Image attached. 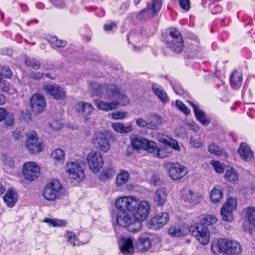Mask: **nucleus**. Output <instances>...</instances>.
<instances>
[{
    "instance_id": "0e129e2a",
    "label": "nucleus",
    "mask_w": 255,
    "mask_h": 255,
    "mask_svg": "<svg viewBox=\"0 0 255 255\" xmlns=\"http://www.w3.org/2000/svg\"><path fill=\"white\" fill-rule=\"evenodd\" d=\"M158 125L154 122L153 120H149V122H147V126L146 127L148 129H156L158 128Z\"/></svg>"
},
{
    "instance_id": "6ab92c4d",
    "label": "nucleus",
    "mask_w": 255,
    "mask_h": 255,
    "mask_svg": "<svg viewBox=\"0 0 255 255\" xmlns=\"http://www.w3.org/2000/svg\"><path fill=\"white\" fill-rule=\"evenodd\" d=\"M190 228L185 225H176L171 226L168 229V234L174 237L185 236L190 232Z\"/></svg>"
},
{
    "instance_id": "c9c22d12",
    "label": "nucleus",
    "mask_w": 255,
    "mask_h": 255,
    "mask_svg": "<svg viewBox=\"0 0 255 255\" xmlns=\"http://www.w3.org/2000/svg\"><path fill=\"white\" fill-rule=\"evenodd\" d=\"M162 2L160 0H152L150 3L147 5V8L152 13L154 16L156 15L161 9Z\"/></svg>"
},
{
    "instance_id": "f03ea898",
    "label": "nucleus",
    "mask_w": 255,
    "mask_h": 255,
    "mask_svg": "<svg viewBox=\"0 0 255 255\" xmlns=\"http://www.w3.org/2000/svg\"><path fill=\"white\" fill-rule=\"evenodd\" d=\"M90 88L97 96L106 99H116L112 102H107L103 100L96 102L98 109L105 112H109L117 109L119 105L125 106L129 103V100L124 92L115 84L100 85L95 83H90Z\"/></svg>"
},
{
    "instance_id": "13d9d810",
    "label": "nucleus",
    "mask_w": 255,
    "mask_h": 255,
    "mask_svg": "<svg viewBox=\"0 0 255 255\" xmlns=\"http://www.w3.org/2000/svg\"><path fill=\"white\" fill-rule=\"evenodd\" d=\"M2 74L7 78H10L12 76V72L10 69L7 67H3L1 69Z\"/></svg>"
},
{
    "instance_id": "393cba45",
    "label": "nucleus",
    "mask_w": 255,
    "mask_h": 255,
    "mask_svg": "<svg viewBox=\"0 0 255 255\" xmlns=\"http://www.w3.org/2000/svg\"><path fill=\"white\" fill-rule=\"evenodd\" d=\"M243 75L242 72L235 70L230 76V83L234 89H239L242 84Z\"/></svg>"
},
{
    "instance_id": "338daca9",
    "label": "nucleus",
    "mask_w": 255,
    "mask_h": 255,
    "mask_svg": "<svg viewBox=\"0 0 255 255\" xmlns=\"http://www.w3.org/2000/svg\"><path fill=\"white\" fill-rule=\"evenodd\" d=\"M7 112L3 108H0V122L3 121L6 117Z\"/></svg>"
},
{
    "instance_id": "4be33fe9",
    "label": "nucleus",
    "mask_w": 255,
    "mask_h": 255,
    "mask_svg": "<svg viewBox=\"0 0 255 255\" xmlns=\"http://www.w3.org/2000/svg\"><path fill=\"white\" fill-rule=\"evenodd\" d=\"M189 103L190 105L192 106L194 110V112L197 119L204 126L209 124L210 123V120L206 116L205 113L199 108L198 105H196L191 102H189Z\"/></svg>"
},
{
    "instance_id": "5701e85b",
    "label": "nucleus",
    "mask_w": 255,
    "mask_h": 255,
    "mask_svg": "<svg viewBox=\"0 0 255 255\" xmlns=\"http://www.w3.org/2000/svg\"><path fill=\"white\" fill-rule=\"evenodd\" d=\"M3 200L8 207H13L17 200V194L16 191L12 188L9 189L5 194Z\"/></svg>"
},
{
    "instance_id": "bb28decb",
    "label": "nucleus",
    "mask_w": 255,
    "mask_h": 255,
    "mask_svg": "<svg viewBox=\"0 0 255 255\" xmlns=\"http://www.w3.org/2000/svg\"><path fill=\"white\" fill-rule=\"evenodd\" d=\"M152 90L154 94L162 103H166L169 102V98L167 94L160 86L156 84H153Z\"/></svg>"
},
{
    "instance_id": "3c124183",
    "label": "nucleus",
    "mask_w": 255,
    "mask_h": 255,
    "mask_svg": "<svg viewBox=\"0 0 255 255\" xmlns=\"http://www.w3.org/2000/svg\"><path fill=\"white\" fill-rule=\"evenodd\" d=\"M3 163L5 166V170H8V168L12 169L14 167V161L10 157H5L3 159Z\"/></svg>"
},
{
    "instance_id": "37998d69",
    "label": "nucleus",
    "mask_w": 255,
    "mask_h": 255,
    "mask_svg": "<svg viewBox=\"0 0 255 255\" xmlns=\"http://www.w3.org/2000/svg\"><path fill=\"white\" fill-rule=\"evenodd\" d=\"M147 144H145V145L144 149L148 152L152 153L154 156L156 150L158 148L156 143L153 141H149L148 140H147Z\"/></svg>"
},
{
    "instance_id": "ea45409f",
    "label": "nucleus",
    "mask_w": 255,
    "mask_h": 255,
    "mask_svg": "<svg viewBox=\"0 0 255 255\" xmlns=\"http://www.w3.org/2000/svg\"><path fill=\"white\" fill-rule=\"evenodd\" d=\"M208 150L211 154H214L216 155H223L225 157L227 155V153L224 149L220 147L214 143L211 144L208 146Z\"/></svg>"
},
{
    "instance_id": "c03bdc74",
    "label": "nucleus",
    "mask_w": 255,
    "mask_h": 255,
    "mask_svg": "<svg viewBox=\"0 0 255 255\" xmlns=\"http://www.w3.org/2000/svg\"><path fill=\"white\" fill-rule=\"evenodd\" d=\"M154 16L151 12L146 7L137 15V18L140 20H146Z\"/></svg>"
},
{
    "instance_id": "e433bc0d",
    "label": "nucleus",
    "mask_w": 255,
    "mask_h": 255,
    "mask_svg": "<svg viewBox=\"0 0 255 255\" xmlns=\"http://www.w3.org/2000/svg\"><path fill=\"white\" fill-rule=\"evenodd\" d=\"M130 175L127 171L122 170L117 176L116 183L121 186L126 184L128 180Z\"/></svg>"
},
{
    "instance_id": "a19ab883",
    "label": "nucleus",
    "mask_w": 255,
    "mask_h": 255,
    "mask_svg": "<svg viewBox=\"0 0 255 255\" xmlns=\"http://www.w3.org/2000/svg\"><path fill=\"white\" fill-rule=\"evenodd\" d=\"M43 222L53 227H63L66 225V222L62 220L46 218L44 219Z\"/></svg>"
},
{
    "instance_id": "f3484780",
    "label": "nucleus",
    "mask_w": 255,
    "mask_h": 255,
    "mask_svg": "<svg viewBox=\"0 0 255 255\" xmlns=\"http://www.w3.org/2000/svg\"><path fill=\"white\" fill-rule=\"evenodd\" d=\"M119 247L121 253L124 255H132L134 252L133 240L131 238L122 237L119 240Z\"/></svg>"
},
{
    "instance_id": "423d86ee",
    "label": "nucleus",
    "mask_w": 255,
    "mask_h": 255,
    "mask_svg": "<svg viewBox=\"0 0 255 255\" xmlns=\"http://www.w3.org/2000/svg\"><path fill=\"white\" fill-rule=\"evenodd\" d=\"M183 40L180 32L175 28H171L169 35L166 39V44L172 51L179 53L184 47Z\"/></svg>"
},
{
    "instance_id": "dca6fc26",
    "label": "nucleus",
    "mask_w": 255,
    "mask_h": 255,
    "mask_svg": "<svg viewBox=\"0 0 255 255\" xmlns=\"http://www.w3.org/2000/svg\"><path fill=\"white\" fill-rule=\"evenodd\" d=\"M43 90L56 100H62L66 96V93L65 90L63 88L56 85H46L43 87Z\"/></svg>"
},
{
    "instance_id": "aec40b11",
    "label": "nucleus",
    "mask_w": 255,
    "mask_h": 255,
    "mask_svg": "<svg viewBox=\"0 0 255 255\" xmlns=\"http://www.w3.org/2000/svg\"><path fill=\"white\" fill-rule=\"evenodd\" d=\"M76 110L86 120H88L89 116L94 110L93 106L88 103L79 102L76 105Z\"/></svg>"
},
{
    "instance_id": "20e7f679",
    "label": "nucleus",
    "mask_w": 255,
    "mask_h": 255,
    "mask_svg": "<svg viewBox=\"0 0 255 255\" xmlns=\"http://www.w3.org/2000/svg\"><path fill=\"white\" fill-rule=\"evenodd\" d=\"M65 193V189L57 179H53L44 187L43 196L45 199L54 201L60 198Z\"/></svg>"
},
{
    "instance_id": "8fccbe9b",
    "label": "nucleus",
    "mask_w": 255,
    "mask_h": 255,
    "mask_svg": "<svg viewBox=\"0 0 255 255\" xmlns=\"http://www.w3.org/2000/svg\"><path fill=\"white\" fill-rule=\"evenodd\" d=\"M111 115L112 119L114 120H122L127 117V113L121 111H116L112 113Z\"/></svg>"
},
{
    "instance_id": "ddd939ff",
    "label": "nucleus",
    "mask_w": 255,
    "mask_h": 255,
    "mask_svg": "<svg viewBox=\"0 0 255 255\" xmlns=\"http://www.w3.org/2000/svg\"><path fill=\"white\" fill-rule=\"evenodd\" d=\"M109 135L104 132H96L92 138V143L96 148L103 152L107 153L110 149L111 145L108 140Z\"/></svg>"
},
{
    "instance_id": "f257e3e1",
    "label": "nucleus",
    "mask_w": 255,
    "mask_h": 255,
    "mask_svg": "<svg viewBox=\"0 0 255 255\" xmlns=\"http://www.w3.org/2000/svg\"><path fill=\"white\" fill-rule=\"evenodd\" d=\"M115 206L119 211L112 217L113 224L126 228L131 233L141 230L142 222L147 217L150 205L146 201H139L133 196L118 198Z\"/></svg>"
},
{
    "instance_id": "0eeeda50",
    "label": "nucleus",
    "mask_w": 255,
    "mask_h": 255,
    "mask_svg": "<svg viewBox=\"0 0 255 255\" xmlns=\"http://www.w3.org/2000/svg\"><path fill=\"white\" fill-rule=\"evenodd\" d=\"M164 166L169 177L174 180L181 179L188 172V169L185 166L177 162H166L164 163Z\"/></svg>"
},
{
    "instance_id": "6e6552de",
    "label": "nucleus",
    "mask_w": 255,
    "mask_h": 255,
    "mask_svg": "<svg viewBox=\"0 0 255 255\" xmlns=\"http://www.w3.org/2000/svg\"><path fill=\"white\" fill-rule=\"evenodd\" d=\"M26 141L25 146L31 154H36L43 151L44 145L37 133L34 131H31L26 134Z\"/></svg>"
},
{
    "instance_id": "2f4dec72",
    "label": "nucleus",
    "mask_w": 255,
    "mask_h": 255,
    "mask_svg": "<svg viewBox=\"0 0 255 255\" xmlns=\"http://www.w3.org/2000/svg\"><path fill=\"white\" fill-rule=\"evenodd\" d=\"M132 146L136 149H144L145 144H147L146 139L140 136H133L130 138Z\"/></svg>"
},
{
    "instance_id": "473e14b6",
    "label": "nucleus",
    "mask_w": 255,
    "mask_h": 255,
    "mask_svg": "<svg viewBox=\"0 0 255 255\" xmlns=\"http://www.w3.org/2000/svg\"><path fill=\"white\" fill-rule=\"evenodd\" d=\"M239 174L237 171L233 168L228 169L225 173V178L231 183H238L239 181Z\"/></svg>"
},
{
    "instance_id": "9d476101",
    "label": "nucleus",
    "mask_w": 255,
    "mask_h": 255,
    "mask_svg": "<svg viewBox=\"0 0 255 255\" xmlns=\"http://www.w3.org/2000/svg\"><path fill=\"white\" fill-rule=\"evenodd\" d=\"M22 174L26 180L33 181L40 176V168L35 162H26L22 166Z\"/></svg>"
},
{
    "instance_id": "39448f33",
    "label": "nucleus",
    "mask_w": 255,
    "mask_h": 255,
    "mask_svg": "<svg viewBox=\"0 0 255 255\" xmlns=\"http://www.w3.org/2000/svg\"><path fill=\"white\" fill-rule=\"evenodd\" d=\"M65 170L68 177L72 181L79 182L85 178L83 167L77 161L68 162L65 165Z\"/></svg>"
},
{
    "instance_id": "864d4df0",
    "label": "nucleus",
    "mask_w": 255,
    "mask_h": 255,
    "mask_svg": "<svg viewBox=\"0 0 255 255\" xmlns=\"http://www.w3.org/2000/svg\"><path fill=\"white\" fill-rule=\"evenodd\" d=\"M179 4L181 8L185 11H188L190 9V0H179Z\"/></svg>"
},
{
    "instance_id": "09e8293b",
    "label": "nucleus",
    "mask_w": 255,
    "mask_h": 255,
    "mask_svg": "<svg viewBox=\"0 0 255 255\" xmlns=\"http://www.w3.org/2000/svg\"><path fill=\"white\" fill-rule=\"evenodd\" d=\"M156 139L160 142L165 144L168 143V141L170 140V138L163 133H157L155 135Z\"/></svg>"
},
{
    "instance_id": "58836bf2",
    "label": "nucleus",
    "mask_w": 255,
    "mask_h": 255,
    "mask_svg": "<svg viewBox=\"0 0 255 255\" xmlns=\"http://www.w3.org/2000/svg\"><path fill=\"white\" fill-rule=\"evenodd\" d=\"M115 173L114 167H106L100 174L99 178L102 181H105L112 178Z\"/></svg>"
},
{
    "instance_id": "4c0bfd02",
    "label": "nucleus",
    "mask_w": 255,
    "mask_h": 255,
    "mask_svg": "<svg viewBox=\"0 0 255 255\" xmlns=\"http://www.w3.org/2000/svg\"><path fill=\"white\" fill-rule=\"evenodd\" d=\"M51 157L55 163H63L64 160L65 153L61 149L57 148L52 152Z\"/></svg>"
},
{
    "instance_id": "412c9836",
    "label": "nucleus",
    "mask_w": 255,
    "mask_h": 255,
    "mask_svg": "<svg viewBox=\"0 0 255 255\" xmlns=\"http://www.w3.org/2000/svg\"><path fill=\"white\" fill-rule=\"evenodd\" d=\"M241 158L246 161H251L254 157V152L250 146L246 142H242L238 150Z\"/></svg>"
},
{
    "instance_id": "de8ad7c7",
    "label": "nucleus",
    "mask_w": 255,
    "mask_h": 255,
    "mask_svg": "<svg viewBox=\"0 0 255 255\" xmlns=\"http://www.w3.org/2000/svg\"><path fill=\"white\" fill-rule=\"evenodd\" d=\"M176 107L186 115L190 113V110L181 101L176 100L175 102Z\"/></svg>"
},
{
    "instance_id": "774afa93",
    "label": "nucleus",
    "mask_w": 255,
    "mask_h": 255,
    "mask_svg": "<svg viewBox=\"0 0 255 255\" xmlns=\"http://www.w3.org/2000/svg\"><path fill=\"white\" fill-rule=\"evenodd\" d=\"M116 26L115 22H111L110 24H106L104 25V29L106 31H109L112 30L113 27Z\"/></svg>"
},
{
    "instance_id": "b1692460",
    "label": "nucleus",
    "mask_w": 255,
    "mask_h": 255,
    "mask_svg": "<svg viewBox=\"0 0 255 255\" xmlns=\"http://www.w3.org/2000/svg\"><path fill=\"white\" fill-rule=\"evenodd\" d=\"M167 193L166 190L163 188L157 189L154 195V201L158 206L163 205L167 200Z\"/></svg>"
},
{
    "instance_id": "4d7b16f0",
    "label": "nucleus",
    "mask_w": 255,
    "mask_h": 255,
    "mask_svg": "<svg viewBox=\"0 0 255 255\" xmlns=\"http://www.w3.org/2000/svg\"><path fill=\"white\" fill-rule=\"evenodd\" d=\"M167 145L170 146L173 149L176 151H179L180 150V147L178 142L175 140L170 138V140L168 141V143H167Z\"/></svg>"
},
{
    "instance_id": "2eb2a0df",
    "label": "nucleus",
    "mask_w": 255,
    "mask_h": 255,
    "mask_svg": "<svg viewBox=\"0 0 255 255\" xmlns=\"http://www.w3.org/2000/svg\"><path fill=\"white\" fill-rule=\"evenodd\" d=\"M30 105L32 111L36 114H39L45 110L46 100L42 95L35 94L30 99Z\"/></svg>"
},
{
    "instance_id": "7c9ffc66",
    "label": "nucleus",
    "mask_w": 255,
    "mask_h": 255,
    "mask_svg": "<svg viewBox=\"0 0 255 255\" xmlns=\"http://www.w3.org/2000/svg\"><path fill=\"white\" fill-rule=\"evenodd\" d=\"M223 194L219 187H215L211 191L210 198L212 202L218 203L223 199Z\"/></svg>"
},
{
    "instance_id": "49530a36",
    "label": "nucleus",
    "mask_w": 255,
    "mask_h": 255,
    "mask_svg": "<svg viewBox=\"0 0 255 255\" xmlns=\"http://www.w3.org/2000/svg\"><path fill=\"white\" fill-rule=\"evenodd\" d=\"M26 65L32 67L34 69H38L40 67L39 61L31 58L26 57L24 59Z\"/></svg>"
},
{
    "instance_id": "c85d7f7f",
    "label": "nucleus",
    "mask_w": 255,
    "mask_h": 255,
    "mask_svg": "<svg viewBox=\"0 0 255 255\" xmlns=\"http://www.w3.org/2000/svg\"><path fill=\"white\" fill-rule=\"evenodd\" d=\"M217 218L213 215L203 214L200 217L199 225L204 226L213 225L217 222Z\"/></svg>"
},
{
    "instance_id": "5fc2aeb1",
    "label": "nucleus",
    "mask_w": 255,
    "mask_h": 255,
    "mask_svg": "<svg viewBox=\"0 0 255 255\" xmlns=\"http://www.w3.org/2000/svg\"><path fill=\"white\" fill-rule=\"evenodd\" d=\"M150 120H153L154 122L157 124L158 126L160 125L162 123V119L161 117L156 114H151L149 117Z\"/></svg>"
},
{
    "instance_id": "bf43d9fd",
    "label": "nucleus",
    "mask_w": 255,
    "mask_h": 255,
    "mask_svg": "<svg viewBox=\"0 0 255 255\" xmlns=\"http://www.w3.org/2000/svg\"><path fill=\"white\" fill-rule=\"evenodd\" d=\"M190 141L191 144L194 147L200 148L202 145L201 141L199 139H195L193 137H191Z\"/></svg>"
},
{
    "instance_id": "680f3d73",
    "label": "nucleus",
    "mask_w": 255,
    "mask_h": 255,
    "mask_svg": "<svg viewBox=\"0 0 255 255\" xmlns=\"http://www.w3.org/2000/svg\"><path fill=\"white\" fill-rule=\"evenodd\" d=\"M135 123L140 128H145L147 126V121L141 118L137 119Z\"/></svg>"
},
{
    "instance_id": "4468645a",
    "label": "nucleus",
    "mask_w": 255,
    "mask_h": 255,
    "mask_svg": "<svg viewBox=\"0 0 255 255\" xmlns=\"http://www.w3.org/2000/svg\"><path fill=\"white\" fill-rule=\"evenodd\" d=\"M169 217L166 212L160 213L147 221L146 226L148 228L157 230L162 228L169 221Z\"/></svg>"
},
{
    "instance_id": "f8f14e48",
    "label": "nucleus",
    "mask_w": 255,
    "mask_h": 255,
    "mask_svg": "<svg viewBox=\"0 0 255 255\" xmlns=\"http://www.w3.org/2000/svg\"><path fill=\"white\" fill-rule=\"evenodd\" d=\"M237 201L235 198H229L221 209V215L224 221L232 222L233 220V212L236 210Z\"/></svg>"
},
{
    "instance_id": "79ce46f5",
    "label": "nucleus",
    "mask_w": 255,
    "mask_h": 255,
    "mask_svg": "<svg viewBox=\"0 0 255 255\" xmlns=\"http://www.w3.org/2000/svg\"><path fill=\"white\" fill-rule=\"evenodd\" d=\"M52 47H62L66 45V42L65 41L58 39L57 37L53 36L50 37L49 39Z\"/></svg>"
},
{
    "instance_id": "6e6d98bb",
    "label": "nucleus",
    "mask_w": 255,
    "mask_h": 255,
    "mask_svg": "<svg viewBox=\"0 0 255 255\" xmlns=\"http://www.w3.org/2000/svg\"><path fill=\"white\" fill-rule=\"evenodd\" d=\"M51 2L57 8H63L66 7V4L64 0H50Z\"/></svg>"
},
{
    "instance_id": "cd10ccee",
    "label": "nucleus",
    "mask_w": 255,
    "mask_h": 255,
    "mask_svg": "<svg viewBox=\"0 0 255 255\" xmlns=\"http://www.w3.org/2000/svg\"><path fill=\"white\" fill-rule=\"evenodd\" d=\"M112 128L117 132L121 133H127L133 130V128L130 124L125 126L120 123H115L112 125Z\"/></svg>"
},
{
    "instance_id": "a211bd4d",
    "label": "nucleus",
    "mask_w": 255,
    "mask_h": 255,
    "mask_svg": "<svg viewBox=\"0 0 255 255\" xmlns=\"http://www.w3.org/2000/svg\"><path fill=\"white\" fill-rule=\"evenodd\" d=\"M182 197L185 202L192 205H197L201 202L203 195L199 192L189 189L185 192Z\"/></svg>"
},
{
    "instance_id": "052dcab7",
    "label": "nucleus",
    "mask_w": 255,
    "mask_h": 255,
    "mask_svg": "<svg viewBox=\"0 0 255 255\" xmlns=\"http://www.w3.org/2000/svg\"><path fill=\"white\" fill-rule=\"evenodd\" d=\"M3 92L9 93L13 94L15 92V90L11 89L9 83H4V86L2 88Z\"/></svg>"
},
{
    "instance_id": "f704fd0d",
    "label": "nucleus",
    "mask_w": 255,
    "mask_h": 255,
    "mask_svg": "<svg viewBox=\"0 0 255 255\" xmlns=\"http://www.w3.org/2000/svg\"><path fill=\"white\" fill-rule=\"evenodd\" d=\"M172 154V151L169 147L163 146L158 147L155 153L154 157L163 158L170 157Z\"/></svg>"
},
{
    "instance_id": "c756f323",
    "label": "nucleus",
    "mask_w": 255,
    "mask_h": 255,
    "mask_svg": "<svg viewBox=\"0 0 255 255\" xmlns=\"http://www.w3.org/2000/svg\"><path fill=\"white\" fill-rule=\"evenodd\" d=\"M243 212L247 219L249 223L253 226H255V208L248 207L245 208Z\"/></svg>"
},
{
    "instance_id": "7ed1b4c3",
    "label": "nucleus",
    "mask_w": 255,
    "mask_h": 255,
    "mask_svg": "<svg viewBox=\"0 0 255 255\" xmlns=\"http://www.w3.org/2000/svg\"><path fill=\"white\" fill-rule=\"evenodd\" d=\"M211 250L215 255L221 254L234 255L239 254L242 251L241 246L238 242L226 239H220L213 241Z\"/></svg>"
},
{
    "instance_id": "9b49d317",
    "label": "nucleus",
    "mask_w": 255,
    "mask_h": 255,
    "mask_svg": "<svg viewBox=\"0 0 255 255\" xmlns=\"http://www.w3.org/2000/svg\"><path fill=\"white\" fill-rule=\"evenodd\" d=\"M87 161L90 170L97 173L104 165V160L102 154L98 151H92L87 156Z\"/></svg>"
},
{
    "instance_id": "1a4fd4ad",
    "label": "nucleus",
    "mask_w": 255,
    "mask_h": 255,
    "mask_svg": "<svg viewBox=\"0 0 255 255\" xmlns=\"http://www.w3.org/2000/svg\"><path fill=\"white\" fill-rule=\"evenodd\" d=\"M190 230L192 236L201 245H206L210 242V233L206 226L197 223L191 227Z\"/></svg>"
},
{
    "instance_id": "a18cd8bd",
    "label": "nucleus",
    "mask_w": 255,
    "mask_h": 255,
    "mask_svg": "<svg viewBox=\"0 0 255 255\" xmlns=\"http://www.w3.org/2000/svg\"><path fill=\"white\" fill-rule=\"evenodd\" d=\"M65 237L67 238V242L68 243L74 246L76 245L77 238L76 235L73 232L67 230Z\"/></svg>"
},
{
    "instance_id": "a878e982",
    "label": "nucleus",
    "mask_w": 255,
    "mask_h": 255,
    "mask_svg": "<svg viewBox=\"0 0 255 255\" xmlns=\"http://www.w3.org/2000/svg\"><path fill=\"white\" fill-rule=\"evenodd\" d=\"M135 246L139 252H145L151 248V243L148 238L143 237L139 238L137 240Z\"/></svg>"
},
{
    "instance_id": "e2e57ef3",
    "label": "nucleus",
    "mask_w": 255,
    "mask_h": 255,
    "mask_svg": "<svg viewBox=\"0 0 255 255\" xmlns=\"http://www.w3.org/2000/svg\"><path fill=\"white\" fill-rule=\"evenodd\" d=\"M29 76L32 79L39 80L43 77V74L38 72H34L31 73Z\"/></svg>"
},
{
    "instance_id": "603ef678",
    "label": "nucleus",
    "mask_w": 255,
    "mask_h": 255,
    "mask_svg": "<svg viewBox=\"0 0 255 255\" xmlns=\"http://www.w3.org/2000/svg\"><path fill=\"white\" fill-rule=\"evenodd\" d=\"M215 170L218 173H222L224 172V167L220 162L218 161H212L211 162Z\"/></svg>"
},
{
    "instance_id": "72a5a7b5",
    "label": "nucleus",
    "mask_w": 255,
    "mask_h": 255,
    "mask_svg": "<svg viewBox=\"0 0 255 255\" xmlns=\"http://www.w3.org/2000/svg\"><path fill=\"white\" fill-rule=\"evenodd\" d=\"M63 128V123L60 120H54L49 123L46 128L47 132L52 133L55 131H58Z\"/></svg>"
},
{
    "instance_id": "69168bd1",
    "label": "nucleus",
    "mask_w": 255,
    "mask_h": 255,
    "mask_svg": "<svg viewBox=\"0 0 255 255\" xmlns=\"http://www.w3.org/2000/svg\"><path fill=\"white\" fill-rule=\"evenodd\" d=\"M13 137L15 139H19L22 137V132L21 130H16L13 133Z\"/></svg>"
}]
</instances>
